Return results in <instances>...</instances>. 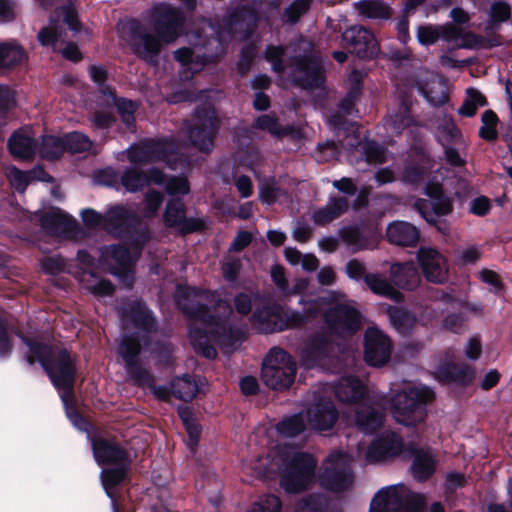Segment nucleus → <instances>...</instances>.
I'll list each match as a JSON object with an SVG mask.
<instances>
[{"instance_id": "nucleus-25", "label": "nucleus", "mask_w": 512, "mask_h": 512, "mask_svg": "<svg viewBox=\"0 0 512 512\" xmlns=\"http://www.w3.org/2000/svg\"><path fill=\"white\" fill-rule=\"evenodd\" d=\"M338 411L333 402L325 396L315 397L304 415L306 425L315 431H327L332 429L338 420Z\"/></svg>"}, {"instance_id": "nucleus-62", "label": "nucleus", "mask_w": 512, "mask_h": 512, "mask_svg": "<svg viewBox=\"0 0 512 512\" xmlns=\"http://www.w3.org/2000/svg\"><path fill=\"white\" fill-rule=\"evenodd\" d=\"M282 502L274 494H265L260 496L250 507L248 512H280Z\"/></svg>"}, {"instance_id": "nucleus-38", "label": "nucleus", "mask_w": 512, "mask_h": 512, "mask_svg": "<svg viewBox=\"0 0 512 512\" xmlns=\"http://www.w3.org/2000/svg\"><path fill=\"white\" fill-rule=\"evenodd\" d=\"M419 92L433 106H440L447 102V84L439 76L431 74L425 83L419 82Z\"/></svg>"}, {"instance_id": "nucleus-43", "label": "nucleus", "mask_w": 512, "mask_h": 512, "mask_svg": "<svg viewBox=\"0 0 512 512\" xmlns=\"http://www.w3.org/2000/svg\"><path fill=\"white\" fill-rule=\"evenodd\" d=\"M353 5L357 13L365 19L387 20L391 16L390 7L382 0H360Z\"/></svg>"}, {"instance_id": "nucleus-57", "label": "nucleus", "mask_w": 512, "mask_h": 512, "mask_svg": "<svg viewBox=\"0 0 512 512\" xmlns=\"http://www.w3.org/2000/svg\"><path fill=\"white\" fill-rule=\"evenodd\" d=\"M65 151V136H45L40 146V154L43 158L54 159Z\"/></svg>"}, {"instance_id": "nucleus-11", "label": "nucleus", "mask_w": 512, "mask_h": 512, "mask_svg": "<svg viewBox=\"0 0 512 512\" xmlns=\"http://www.w3.org/2000/svg\"><path fill=\"white\" fill-rule=\"evenodd\" d=\"M149 239V233L142 232L132 243V251L122 245H109L99 248V264L126 287L134 280L132 266L137 259L141 246Z\"/></svg>"}, {"instance_id": "nucleus-48", "label": "nucleus", "mask_w": 512, "mask_h": 512, "mask_svg": "<svg viewBox=\"0 0 512 512\" xmlns=\"http://www.w3.org/2000/svg\"><path fill=\"white\" fill-rule=\"evenodd\" d=\"M171 394L183 401H191L198 393V385L190 375L178 377L170 384Z\"/></svg>"}, {"instance_id": "nucleus-18", "label": "nucleus", "mask_w": 512, "mask_h": 512, "mask_svg": "<svg viewBox=\"0 0 512 512\" xmlns=\"http://www.w3.org/2000/svg\"><path fill=\"white\" fill-rule=\"evenodd\" d=\"M351 462L352 456L347 453L341 451L331 453L324 463L320 476L321 485L334 492L350 488L353 483Z\"/></svg>"}, {"instance_id": "nucleus-5", "label": "nucleus", "mask_w": 512, "mask_h": 512, "mask_svg": "<svg viewBox=\"0 0 512 512\" xmlns=\"http://www.w3.org/2000/svg\"><path fill=\"white\" fill-rule=\"evenodd\" d=\"M23 342L27 345L26 361L34 364L40 363L42 368L48 374L51 382L59 391L60 398L65 408L66 416L74 427L81 431L87 430V422L73 407V384L75 367L72 359L66 350L58 351L57 355L48 345L39 344L21 336Z\"/></svg>"}, {"instance_id": "nucleus-23", "label": "nucleus", "mask_w": 512, "mask_h": 512, "mask_svg": "<svg viewBox=\"0 0 512 512\" xmlns=\"http://www.w3.org/2000/svg\"><path fill=\"white\" fill-rule=\"evenodd\" d=\"M291 71V82L305 89L319 88L324 83L322 60L312 53L295 58Z\"/></svg>"}, {"instance_id": "nucleus-50", "label": "nucleus", "mask_w": 512, "mask_h": 512, "mask_svg": "<svg viewBox=\"0 0 512 512\" xmlns=\"http://www.w3.org/2000/svg\"><path fill=\"white\" fill-rule=\"evenodd\" d=\"M102 104L105 106H109L110 104H115L117 111L127 127L130 131H133L135 129V117L134 113L137 109V105L127 99H116L114 97L113 101H109L108 103L105 101V99L102 101Z\"/></svg>"}, {"instance_id": "nucleus-6", "label": "nucleus", "mask_w": 512, "mask_h": 512, "mask_svg": "<svg viewBox=\"0 0 512 512\" xmlns=\"http://www.w3.org/2000/svg\"><path fill=\"white\" fill-rule=\"evenodd\" d=\"M149 18L158 38L148 33L137 21H129V43L136 55L154 63L157 61L162 43H172L180 36L185 19L179 9L167 3L155 5L149 12Z\"/></svg>"}, {"instance_id": "nucleus-49", "label": "nucleus", "mask_w": 512, "mask_h": 512, "mask_svg": "<svg viewBox=\"0 0 512 512\" xmlns=\"http://www.w3.org/2000/svg\"><path fill=\"white\" fill-rule=\"evenodd\" d=\"M25 59V52L14 42L0 43V68L11 67Z\"/></svg>"}, {"instance_id": "nucleus-34", "label": "nucleus", "mask_w": 512, "mask_h": 512, "mask_svg": "<svg viewBox=\"0 0 512 512\" xmlns=\"http://www.w3.org/2000/svg\"><path fill=\"white\" fill-rule=\"evenodd\" d=\"M324 392L334 391L339 401L344 403H357L367 394L366 385L358 378L353 376H342L334 385H325Z\"/></svg>"}, {"instance_id": "nucleus-28", "label": "nucleus", "mask_w": 512, "mask_h": 512, "mask_svg": "<svg viewBox=\"0 0 512 512\" xmlns=\"http://www.w3.org/2000/svg\"><path fill=\"white\" fill-rule=\"evenodd\" d=\"M345 46L361 58H372L377 55L379 45L375 36L362 26H352L342 34Z\"/></svg>"}, {"instance_id": "nucleus-13", "label": "nucleus", "mask_w": 512, "mask_h": 512, "mask_svg": "<svg viewBox=\"0 0 512 512\" xmlns=\"http://www.w3.org/2000/svg\"><path fill=\"white\" fill-rule=\"evenodd\" d=\"M424 505V495L399 483L381 488L372 498L369 512H420Z\"/></svg>"}, {"instance_id": "nucleus-51", "label": "nucleus", "mask_w": 512, "mask_h": 512, "mask_svg": "<svg viewBox=\"0 0 512 512\" xmlns=\"http://www.w3.org/2000/svg\"><path fill=\"white\" fill-rule=\"evenodd\" d=\"M387 312L391 324L400 333H406L415 323V317L404 308L389 306Z\"/></svg>"}, {"instance_id": "nucleus-36", "label": "nucleus", "mask_w": 512, "mask_h": 512, "mask_svg": "<svg viewBox=\"0 0 512 512\" xmlns=\"http://www.w3.org/2000/svg\"><path fill=\"white\" fill-rule=\"evenodd\" d=\"M386 123L388 129L395 134L402 132H407V135L412 134L416 121L410 115V100L408 98L401 99L397 108H392L389 111Z\"/></svg>"}, {"instance_id": "nucleus-59", "label": "nucleus", "mask_w": 512, "mask_h": 512, "mask_svg": "<svg viewBox=\"0 0 512 512\" xmlns=\"http://www.w3.org/2000/svg\"><path fill=\"white\" fill-rule=\"evenodd\" d=\"M90 77L98 86L99 93L101 94L102 101L108 103L114 100L113 91L105 84L107 72L102 66L93 65L89 68Z\"/></svg>"}, {"instance_id": "nucleus-60", "label": "nucleus", "mask_w": 512, "mask_h": 512, "mask_svg": "<svg viewBox=\"0 0 512 512\" xmlns=\"http://www.w3.org/2000/svg\"><path fill=\"white\" fill-rule=\"evenodd\" d=\"M350 81L353 82L354 87L351 91L347 93V95L340 101L339 107L344 114L351 115L353 112V107L356 100L359 97V82L361 79V74L357 71H353L349 77Z\"/></svg>"}, {"instance_id": "nucleus-2", "label": "nucleus", "mask_w": 512, "mask_h": 512, "mask_svg": "<svg viewBox=\"0 0 512 512\" xmlns=\"http://www.w3.org/2000/svg\"><path fill=\"white\" fill-rule=\"evenodd\" d=\"M258 19V8L254 5L248 6L247 4L238 3L231 8L225 19L223 30L208 24L207 28L212 35L209 39H202V36L198 33L189 35V42L192 47H184L174 52L175 59L180 63V79L189 81L209 61L222 56L226 50L228 40L247 38Z\"/></svg>"}, {"instance_id": "nucleus-19", "label": "nucleus", "mask_w": 512, "mask_h": 512, "mask_svg": "<svg viewBox=\"0 0 512 512\" xmlns=\"http://www.w3.org/2000/svg\"><path fill=\"white\" fill-rule=\"evenodd\" d=\"M219 127V120L211 105L197 108L193 125L187 127L186 134L191 144L198 150L209 152L213 148V137Z\"/></svg>"}, {"instance_id": "nucleus-14", "label": "nucleus", "mask_w": 512, "mask_h": 512, "mask_svg": "<svg viewBox=\"0 0 512 512\" xmlns=\"http://www.w3.org/2000/svg\"><path fill=\"white\" fill-rule=\"evenodd\" d=\"M150 182L163 186L169 195L188 194L190 186L185 177L173 176L167 178L166 175L157 168H151L148 175L138 172L135 169L127 168L122 176L121 183L126 191L136 192L148 185Z\"/></svg>"}, {"instance_id": "nucleus-63", "label": "nucleus", "mask_w": 512, "mask_h": 512, "mask_svg": "<svg viewBox=\"0 0 512 512\" xmlns=\"http://www.w3.org/2000/svg\"><path fill=\"white\" fill-rule=\"evenodd\" d=\"M163 194L154 189H150L144 196V207L142 209V216L144 218H152L157 215L158 210L163 203Z\"/></svg>"}, {"instance_id": "nucleus-61", "label": "nucleus", "mask_w": 512, "mask_h": 512, "mask_svg": "<svg viewBox=\"0 0 512 512\" xmlns=\"http://www.w3.org/2000/svg\"><path fill=\"white\" fill-rule=\"evenodd\" d=\"M92 142L83 133L71 132L65 135V150L71 153H82L90 150Z\"/></svg>"}, {"instance_id": "nucleus-35", "label": "nucleus", "mask_w": 512, "mask_h": 512, "mask_svg": "<svg viewBox=\"0 0 512 512\" xmlns=\"http://www.w3.org/2000/svg\"><path fill=\"white\" fill-rule=\"evenodd\" d=\"M333 345L323 339L315 338L309 342L301 353L302 364L306 368L322 367L328 369Z\"/></svg>"}, {"instance_id": "nucleus-37", "label": "nucleus", "mask_w": 512, "mask_h": 512, "mask_svg": "<svg viewBox=\"0 0 512 512\" xmlns=\"http://www.w3.org/2000/svg\"><path fill=\"white\" fill-rule=\"evenodd\" d=\"M390 243L402 247H415L420 240V230L407 221H393L386 229Z\"/></svg>"}, {"instance_id": "nucleus-12", "label": "nucleus", "mask_w": 512, "mask_h": 512, "mask_svg": "<svg viewBox=\"0 0 512 512\" xmlns=\"http://www.w3.org/2000/svg\"><path fill=\"white\" fill-rule=\"evenodd\" d=\"M434 397L426 386H409L395 394L391 400L394 419L405 426H414L426 417V404Z\"/></svg>"}, {"instance_id": "nucleus-41", "label": "nucleus", "mask_w": 512, "mask_h": 512, "mask_svg": "<svg viewBox=\"0 0 512 512\" xmlns=\"http://www.w3.org/2000/svg\"><path fill=\"white\" fill-rule=\"evenodd\" d=\"M383 420L382 411L372 406L361 404L355 412V425L363 433L367 434L376 430Z\"/></svg>"}, {"instance_id": "nucleus-42", "label": "nucleus", "mask_w": 512, "mask_h": 512, "mask_svg": "<svg viewBox=\"0 0 512 512\" xmlns=\"http://www.w3.org/2000/svg\"><path fill=\"white\" fill-rule=\"evenodd\" d=\"M435 134L442 145L462 144L463 139L452 118L446 114L440 115L435 122Z\"/></svg>"}, {"instance_id": "nucleus-58", "label": "nucleus", "mask_w": 512, "mask_h": 512, "mask_svg": "<svg viewBox=\"0 0 512 512\" xmlns=\"http://www.w3.org/2000/svg\"><path fill=\"white\" fill-rule=\"evenodd\" d=\"M327 505V498L323 495H308L297 503L294 512H326Z\"/></svg>"}, {"instance_id": "nucleus-44", "label": "nucleus", "mask_w": 512, "mask_h": 512, "mask_svg": "<svg viewBox=\"0 0 512 512\" xmlns=\"http://www.w3.org/2000/svg\"><path fill=\"white\" fill-rule=\"evenodd\" d=\"M364 282L374 294L387 297L395 302H400L403 299L402 293L396 290L381 274H366Z\"/></svg>"}, {"instance_id": "nucleus-16", "label": "nucleus", "mask_w": 512, "mask_h": 512, "mask_svg": "<svg viewBox=\"0 0 512 512\" xmlns=\"http://www.w3.org/2000/svg\"><path fill=\"white\" fill-rule=\"evenodd\" d=\"M251 325L261 333H273L302 325L298 311H284L279 305H257L250 318Z\"/></svg>"}, {"instance_id": "nucleus-10", "label": "nucleus", "mask_w": 512, "mask_h": 512, "mask_svg": "<svg viewBox=\"0 0 512 512\" xmlns=\"http://www.w3.org/2000/svg\"><path fill=\"white\" fill-rule=\"evenodd\" d=\"M92 449L96 462L99 465L109 464L111 467L101 471L102 486L111 499L113 511L117 512L116 500L112 488L123 481L126 476L128 462L123 449L104 439H93Z\"/></svg>"}, {"instance_id": "nucleus-17", "label": "nucleus", "mask_w": 512, "mask_h": 512, "mask_svg": "<svg viewBox=\"0 0 512 512\" xmlns=\"http://www.w3.org/2000/svg\"><path fill=\"white\" fill-rule=\"evenodd\" d=\"M432 168L431 160L424 154H419L416 160L406 164L401 175L399 167L393 163L391 166L379 168L374 174V179L379 186L393 183L398 178L404 183L417 185L429 178Z\"/></svg>"}, {"instance_id": "nucleus-7", "label": "nucleus", "mask_w": 512, "mask_h": 512, "mask_svg": "<svg viewBox=\"0 0 512 512\" xmlns=\"http://www.w3.org/2000/svg\"><path fill=\"white\" fill-rule=\"evenodd\" d=\"M299 303L303 307V313L299 312L303 316L302 325L307 318L320 315L328 306L334 304V307L324 313L325 323L333 334L352 335L360 328L359 311L352 301L347 300L346 294L339 290H325L317 298H301Z\"/></svg>"}, {"instance_id": "nucleus-27", "label": "nucleus", "mask_w": 512, "mask_h": 512, "mask_svg": "<svg viewBox=\"0 0 512 512\" xmlns=\"http://www.w3.org/2000/svg\"><path fill=\"white\" fill-rule=\"evenodd\" d=\"M416 257L427 281L443 283L447 279L448 263L446 258L437 249L420 247L417 250Z\"/></svg>"}, {"instance_id": "nucleus-39", "label": "nucleus", "mask_w": 512, "mask_h": 512, "mask_svg": "<svg viewBox=\"0 0 512 512\" xmlns=\"http://www.w3.org/2000/svg\"><path fill=\"white\" fill-rule=\"evenodd\" d=\"M349 206L345 197H330L324 207L314 210L312 219L315 224L325 226L339 218Z\"/></svg>"}, {"instance_id": "nucleus-24", "label": "nucleus", "mask_w": 512, "mask_h": 512, "mask_svg": "<svg viewBox=\"0 0 512 512\" xmlns=\"http://www.w3.org/2000/svg\"><path fill=\"white\" fill-rule=\"evenodd\" d=\"M392 352V344L388 336L376 327L366 330L364 336V358L368 365L381 367L385 365Z\"/></svg>"}, {"instance_id": "nucleus-46", "label": "nucleus", "mask_w": 512, "mask_h": 512, "mask_svg": "<svg viewBox=\"0 0 512 512\" xmlns=\"http://www.w3.org/2000/svg\"><path fill=\"white\" fill-rule=\"evenodd\" d=\"M259 180V198L260 200L271 205L276 202L283 203L287 198V192L283 190L279 182L274 178H261Z\"/></svg>"}, {"instance_id": "nucleus-54", "label": "nucleus", "mask_w": 512, "mask_h": 512, "mask_svg": "<svg viewBox=\"0 0 512 512\" xmlns=\"http://www.w3.org/2000/svg\"><path fill=\"white\" fill-rule=\"evenodd\" d=\"M485 105L486 99L484 95L475 88H468L466 90V99L458 109V113L461 116L472 117L475 115L479 107H483Z\"/></svg>"}, {"instance_id": "nucleus-8", "label": "nucleus", "mask_w": 512, "mask_h": 512, "mask_svg": "<svg viewBox=\"0 0 512 512\" xmlns=\"http://www.w3.org/2000/svg\"><path fill=\"white\" fill-rule=\"evenodd\" d=\"M67 29L74 33L79 30L75 9L70 4L55 11L48 24L38 32V41L42 46L58 51L64 58L78 61L81 53L74 43L67 40Z\"/></svg>"}, {"instance_id": "nucleus-29", "label": "nucleus", "mask_w": 512, "mask_h": 512, "mask_svg": "<svg viewBox=\"0 0 512 512\" xmlns=\"http://www.w3.org/2000/svg\"><path fill=\"white\" fill-rule=\"evenodd\" d=\"M184 194L171 195L172 198L166 204L163 219L167 227L173 228L181 233H190L201 228L202 223L196 218H187L185 205L179 196Z\"/></svg>"}, {"instance_id": "nucleus-56", "label": "nucleus", "mask_w": 512, "mask_h": 512, "mask_svg": "<svg viewBox=\"0 0 512 512\" xmlns=\"http://www.w3.org/2000/svg\"><path fill=\"white\" fill-rule=\"evenodd\" d=\"M252 127L258 130L267 131L274 137L286 135L291 131L288 126H281L276 118L268 114L259 116Z\"/></svg>"}, {"instance_id": "nucleus-15", "label": "nucleus", "mask_w": 512, "mask_h": 512, "mask_svg": "<svg viewBox=\"0 0 512 512\" xmlns=\"http://www.w3.org/2000/svg\"><path fill=\"white\" fill-rule=\"evenodd\" d=\"M296 363L281 348H272L266 356L262 367L264 383L275 390L287 389L294 382Z\"/></svg>"}, {"instance_id": "nucleus-31", "label": "nucleus", "mask_w": 512, "mask_h": 512, "mask_svg": "<svg viewBox=\"0 0 512 512\" xmlns=\"http://www.w3.org/2000/svg\"><path fill=\"white\" fill-rule=\"evenodd\" d=\"M105 229L116 236H123L134 228L139 222V216L135 209L123 205H116L105 213Z\"/></svg>"}, {"instance_id": "nucleus-32", "label": "nucleus", "mask_w": 512, "mask_h": 512, "mask_svg": "<svg viewBox=\"0 0 512 512\" xmlns=\"http://www.w3.org/2000/svg\"><path fill=\"white\" fill-rule=\"evenodd\" d=\"M338 236L352 253L362 250H372L379 242V237L375 231L365 232L353 226L341 228L338 232Z\"/></svg>"}, {"instance_id": "nucleus-64", "label": "nucleus", "mask_w": 512, "mask_h": 512, "mask_svg": "<svg viewBox=\"0 0 512 512\" xmlns=\"http://www.w3.org/2000/svg\"><path fill=\"white\" fill-rule=\"evenodd\" d=\"M482 126L479 129V135L482 139L492 141L498 136L497 123L498 117L492 110H486L482 114Z\"/></svg>"}, {"instance_id": "nucleus-22", "label": "nucleus", "mask_w": 512, "mask_h": 512, "mask_svg": "<svg viewBox=\"0 0 512 512\" xmlns=\"http://www.w3.org/2000/svg\"><path fill=\"white\" fill-rule=\"evenodd\" d=\"M77 260L81 267L77 272L76 277L82 289L96 297L109 296L113 293V284L109 280L99 276L93 270L94 259L87 251L79 250L77 253Z\"/></svg>"}, {"instance_id": "nucleus-55", "label": "nucleus", "mask_w": 512, "mask_h": 512, "mask_svg": "<svg viewBox=\"0 0 512 512\" xmlns=\"http://www.w3.org/2000/svg\"><path fill=\"white\" fill-rule=\"evenodd\" d=\"M179 414L188 434L187 446L191 451H194L201 434L200 425L188 409L180 410Z\"/></svg>"}, {"instance_id": "nucleus-3", "label": "nucleus", "mask_w": 512, "mask_h": 512, "mask_svg": "<svg viewBox=\"0 0 512 512\" xmlns=\"http://www.w3.org/2000/svg\"><path fill=\"white\" fill-rule=\"evenodd\" d=\"M120 318L124 334L118 346V355L124 361L128 374L136 382L148 383L151 377L139 365V355L149 353L166 358L170 355V346L162 338L155 318L143 303H128L120 309Z\"/></svg>"}, {"instance_id": "nucleus-30", "label": "nucleus", "mask_w": 512, "mask_h": 512, "mask_svg": "<svg viewBox=\"0 0 512 512\" xmlns=\"http://www.w3.org/2000/svg\"><path fill=\"white\" fill-rule=\"evenodd\" d=\"M402 449L403 443L400 436L386 431L370 444L365 453V459L370 463L384 461L399 455Z\"/></svg>"}, {"instance_id": "nucleus-45", "label": "nucleus", "mask_w": 512, "mask_h": 512, "mask_svg": "<svg viewBox=\"0 0 512 512\" xmlns=\"http://www.w3.org/2000/svg\"><path fill=\"white\" fill-rule=\"evenodd\" d=\"M11 154L20 159L32 157L36 151V143L27 131L15 132L8 143Z\"/></svg>"}, {"instance_id": "nucleus-52", "label": "nucleus", "mask_w": 512, "mask_h": 512, "mask_svg": "<svg viewBox=\"0 0 512 512\" xmlns=\"http://www.w3.org/2000/svg\"><path fill=\"white\" fill-rule=\"evenodd\" d=\"M474 370L467 366H456L454 364L442 367L439 370V375L446 381H456L461 383L470 382L473 378Z\"/></svg>"}, {"instance_id": "nucleus-47", "label": "nucleus", "mask_w": 512, "mask_h": 512, "mask_svg": "<svg viewBox=\"0 0 512 512\" xmlns=\"http://www.w3.org/2000/svg\"><path fill=\"white\" fill-rule=\"evenodd\" d=\"M436 460L429 450H420L416 453L412 463V474L418 481L427 480L435 472Z\"/></svg>"}, {"instance_id": "nucleus-4", "label": "nucleus", "mask_w": 512, "mask_h": 512, "mask_svg": "<svg viewBox=\"0 0 512 512\" xmlns=\"http://www.w3.org/2000/svg\"><path fill=\"white\" fill-rule=\"evenodd\" d=\"M317 461L308 453L294 447L279 445L266 456L258 457L244 469L254 477L272 478L280 475V487L289 494H296L312 487L316 481Z\"/></svg>"}, {"instance_id": "nucleus-20", "label": "nucleus", "mask_w": 512, "mask_h": 512, "mask_svg": "<svg viewBox=\"0 0 512 512\" xmlns=\"http://www.w3.org/2000/svg\"><path fill=\"white\" fill-rule=\"evenodd\" d=\"M425 194L429 200L418 199L414 206L420 215L429 223H436L439 216H445L452 211V201L444 196L438 177L425 185Z\"/></svg>"}, {"instance_id": "nucleus-1", "label": "nucleus", "mask_w": 512, "mask_h": 512, "mask_svg": "<svg viewBox=\"0 0 512 512\" xmlns=\"http://www.w3.org/2000/svg\"><path fill=\"white\" fill-rule=\"evenodd\" d=\"M175 301L191 318L189 338L197 353L213 359L217 354L215 345L231 353L241 344L244 329L221 292L179 285Z\"/></svg>"}, {"instance_id": "nucleus-26", "label": "nucleus", "mask_w": 512, "mask_h": 512, "mask_svg": "<svg viewBox=\"0 0 512 512\" xmlns=\"http://www.w3.org/2000/svg\"><path fill=\"white\" fill-rule=\"evenodd\" d=\"M467 36L462 28L451 24L425 25L420 26L417 30V39L420 44L425 46L432 45L441 38L453 47H466L468 45Z\"/></svg>"}, {"instance_id": "nucleus-53", "label": "nucleus", "mask_w": 512, "mask_h": 512, "mask_svg": "<svg viewBox=\"0 0 512 512\" xmlns=\"http://www.w3.org/2000/svg\"><path fill=\"white\" fill-rule=\"evenodd\" d=\"M303 414H296L283 419L276 426L278 433L284 437L292 438L303 432L306 428Z\"/></svg>"}, {"instance_id": "nucleus-40", "label": "nucleus", "mask_w": 512, "mask_h": 512, "mask_svg": "<svg viewBox=\"0 0 512 512\" xmlns=\"http://www.w3.org/2000/svg\"><path fill=\"white\" fill-rule=\"evenodd\" d=\"M390 278L393 284L401 289H413L420 281V275L412 262L393 264Z\"/></svg>"}, {"instance_id": "nucleus-9", "label": "nucleus", "mask_w": 512, "mask_h": 512, "mask_svg": "<svg viewBox=\"0 0 512 512\" xmlns=\"http://www.w3.org/2000/svg\"><path fill=\"white\" fill-rule=\"evenodd\" d=\"M187 149L186 144L176 145L169 139H148L129 147L127 155L133 165L163 161L178 170L189 164Z\"/></svg>"}, {"instance_id": "nucleus-21", "label": "nucleus", "mask_w": 512, "mask_h": 512, "mask_svg": "<svg viewBox=\"0 0 512 512\" xmlns=\"http://www.w3.org/2000/svg\"><path fill=\"white\" fill-rule=\"evenodd\" d=\"M42 228L50 235L74 241L84 238L85 232L78 222L59 208H52L40 217Z\"/></svg>"}, {"instance_id": "nucleus-33", "label": "nucleus", "mask_w": 512, "mask_h": 512, "mask_svg": "<svg viewBox=\"0 0 512 512\" xmlns=\"http://www.w3.org/2000/svg\"><path fill=\"white\" fill-rule=\"evenodd\" d=\"M346 145L349 146L347 158L351 164L355 163L358 154H360L368 164H383L389 159V154L386 149L368 139L361 140L357 144L347 141Z\"/></svg>"}]
</instances>
